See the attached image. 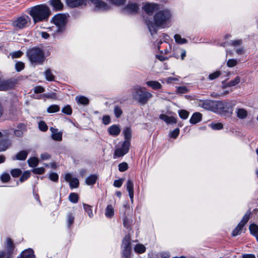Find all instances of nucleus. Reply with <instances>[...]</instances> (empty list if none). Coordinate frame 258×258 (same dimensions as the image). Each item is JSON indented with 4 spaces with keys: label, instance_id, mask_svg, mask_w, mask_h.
<instances>
[{
    "label": "nucleus",
    "instance_id": "obj_22",
    "mask_svg": "<svg viewBox=\"0 0 258 258\" xmlns=\"http://www.w3.org/2000/svg\"><path fill=\"white\" fill-rule=\"evenodd\" d=\"M120 128L119 125H112L108 128L109 134L112 136H117L120 133Z\"/></svg>",
    "mask_w": 258,
    "mask_h": 258
},
{
    "label": "nucleus",
    "instance_id": "obj_25",
    "mask_svg": "<svg viewBox=\"0 0 258 258\" xmlns=\"http://www.w3.org/2000/svg\"><path fill=\"white\" fill-rule=\"evenodd\" d=\"M11 144V142L9 140H0V152L7 150Z\"/></svg>",
    "mask_w": 258,
    "mask_h": 258
},
{
    "label": "nucleus",
    "instance_id": "obj_49",
    "mask_svg": "<svg viewBox=\"0 0 258 258\" xmlns=\"http://www.w3.org/2000/svg\"><path fill=\"white\" fill-rule=\"evenodd\" d=\"M238 62L235 59H229L227 62V66L229 68H232L236 66Z\"/></svg>",
    "mask_w": 258,
    "mask_h": 258
},
{
    "label": "nucleus",
    "instance_id": "obj_31",
    "mask_svg": "<svg viewBox=\"0 0 258 258\" xmlns=\"http://www.w3.org/2000/svg\"><path fill=\"white\" fill-rule=\"evenodd\" d=\"M123 134L124 135V137L125 140H127L130 141L132 138V129L130 127L126 126L124 127L123 130Z\"/></svg>",
    "mask_w": 258,
    "mask_h": 258
},
{
    "label": "nucleus",
    "instance_id": "obj_40",
    "mask_svg": "<svg viewBox=\"0 0 258 258\" xmlns=\"http://www.w3.org/2000/svg\"><path fill=\"white\" fill-rule=\"evenodd\" d=\"M209 126L214 130H220L223 128V125L220 122L214 123L212 122L210 124Z\"/></svg>",
    "mask_w": 258,
    "mask_h": 258
},
{
    "label": "nucleus",
    "instance_id": "obj_29",
    "mask_svg": "<svg viewBox=\"0 0 258 258\" xmlns=\"http://www.w3.org/2000/svg\"><path fill=\"white\" fill-rule=\"evenodd\" d=\"M148 86L152 88L154 90H158L161 88V84L156 81H150L146 82Z\"/></svg>",
    "mask_w": 258,
    "mask_h": 258
},
{
    "label": "nucleus",
    "instance_id": "obj_19",
    "mask_svg": "<svg viewBox=\"0 0 258 258\" xmlns=\"http://www.w3.org/2000/svg\"><path fill=\"white\" fill-rule=\"evenodd\" d=\"M68 5L70 7H77L86 5V0H66Z\"/></svg>",
    "mask_w": 258,
    "mask_h": 258
},
{
    "label": "nucleus",
    "instance_id": "obj_54",
    "mask_svg": "<svg viewBox=\"0 0 258 258\" xmlns=\"http://www.w3.org/2000/svg\"><path fill=\"white\" fill-rule=\"evenodd\" d=\"M24 63L22 62H18L15 64V68L18 72H20L24 68Z\"/></svg>",
    "mask_w": 258,
    "mask_h": 258
},
{
    "label": "nucleus",
    "instance_id": "obj_51",
    "mask_svg": "<svg viewBox=\"0 0 258 258\" xmlns=\"http://www.w3.org/2000/svg\"><path fill=\"white\" fill-rule=\"evenodd\" d=\"M62 112L67 115H71L72 113V110L71 106L69 105L64 106L62 109Z\"/></svg>",
    "mask_w": 258,
    "mask_h": 258
},
{
    "label": "nucleus",
    "instance_id": "obj_58",
    "mask_svg": "<svg viewBox=\"0 0 258 258\" xmlns=\"http://www.w3.org/2000/svg\"><path fill=\"white\" fill-rule=\"evenodd\" d=\"M10 178V176L8 173H3L1 177V179L2 181L4 182H6L9 180Z\"/></svg>",
    "mask_w": 258,
    "mask_h": 258
},
{
    "label": "nucleus",
    "instance_id": "obj_38",
    "mask_svg": "<svg viewBox=\"0 0 258 258\" xmlns=\"http://www.w3.org/2000/svg\"><path fill=\"white\" fill-rule=\"evenodd\" d=\"M83 208L85 212L88 214L89 217L92 218L93 216V214L92 210V207L91 206L83 204Z\"/></svg>",
    "mask_w": 258,
    "mask_h": 258
},
{
    "label": "nucleus",
    "instance_id": "obj_59",
    "mask_svg": "<svg viewBox=\"0 0 258 258\" xmlns=\"http://www.w3.org/2000/svg\"><path fill=\"white\" fill-rule=\"evenodd\" d=\"M188 89L185 86H180L177 88V92L179 93L184 94L187 92Z\"/></svg>",
    "mask_w": 258,
    "mask_h": 258
},
{
    "label": "nucleus",
    "instance_id": "obj_47",
    "mask_svg": "<svg viewBox=\"0 0 258 258\" xmlns=\"http://www.w3.org/2000/svg\"><path fill=\"white\" fill-rule=\"evenodd\" d=\"M74 216L71 214L69 213L67 215V223L69 227H70L71 225H72L74 221Z\"/></svg>",
    "mask_w": 258,
    "mask_h": 258
},
{
    "label": "nucleus",
    "instance_id": "obj_43",
    "mask_svg": "<svg viewBox=\"0 0 258 258\" xmlns=\"http://www.w3.org/2000/svg\"><path fill=\"white\" fill-rule=\"evenodd\" d=\"M60 108L57 105H52L48 107L47 111L49 113H55L59 111Z\"/></svg>",
    "mask_w": 258,
    "mask_h": 258
},
{
    "label": "nucleus",
    "instance_id": "obj_20",
    "mask_svg": "<svg viewBox=\"0 0 258 258\" xmlns=\"http://www.w3.org/2000/svg\"><path fill=\"white\" fill-rule=\"evenodd\" d=\"M126 189L128 192L130 198L132 202L133 201L134 198V182L133 181L128 179L126 182Z\"/></svg>",
    "mask_w": 258,
    "mask_h": 258
},
{
    "label": "nucleus",
    "instance_id": "obj_26",
    "mask_svg": "<svg viewBox=\"0 0 258 258\" xmlns=\"http://www.w3.org/2000/svg\"><path fill=\"white\" fill-rule=\"evenodd\" d=\"M28 155V152L26 151H21L19 152L15 156L12 158L13 160H25Z\"/></svg>",
    "mask_w": 258,
    "mask_h": 258
},
{
    "label": "nucleus",
    "instance_id": "obj_44",
    "mask_svg": "<svg viewBox=\"0 0 258 258\" xmlns=\"http://www.w3.org/2000/svg\"><path fill=\"white\" fill-rule=\"evenodd\" d=\"M175 41L179 44H184L187 42V40L185 38H181L179 34H175L174 35Z\"/></svg>",
    "mask_w": 258,
    "mask_h": 258
},
{
    "label": "nucleus",
    "instance_id": "obj_33",
    "mask_svg": "<svg viewBox=\"0 0 258 258\" xmlns=\"http://www.w3.org/2000/svg\"><path fill=\"white\" fill-rule=\"evenodd\" d=\"M76 102L80 104L87 105L89 104V99L83 96H78L75 98Z\"/></svg>",
    "mask_w": 258,
    "mask_h": 258
},
{
    "label": "nucleus",
    "instance_id": "obj_4",
    "mask_svg": "<svg viewBox=\"0 0 258 258\" xmlns=\"http://www.w3.org/2000/svg\"><path fill=\"white\" fill-rule=\"evenodd\" d=\"M28 57L32 63L42 64L45 57L43 51L39 48H33L27 52Z\"/></svg>",
    "mask_w": 258,
    "mask_h": 258
},
{
    "label": "nucleus",
    "instance_id": "obj_62",
    "mask_svg": "<svg viewBox=\"0 0 258 258\" xmlns=\"http://www.w3.org/2000/svg\"><path fill=\"white\" fill-rule=\"evenodd\" d=\"M49 178L53 181H57L58 179V175L55 173H51L49 175Z\"/></svg>",
    "mask_w": 258,
    "mask_h": 258
},
{
    "label": "nucleus",
    "instance_id": "obj_42",
    "mask_svg": "<svg viewBox=\"0 0 258 258\" xmlns=\"http://www.w3.org/2000/svg\"><path fill=\"white\" fill-rule=\"evenodd\" d=\"M240 80H241V79H240V77L237 76L233 80H232L230 81H229L227 85L229 87L234 86L237 85L238 84H239L240 82Z\"/></svg>",
    "mask_w": 258,
    "mask_h": 258
},
{
    "label": "nucleus",
    "instance_id": "obj_57",
    "mask_svg": "<svg viewBox=\"0 0 258 258\" xmlns=\"http://www.w3.org/2000/svg\"><path fill=\"white\" fill-rule=\"evenodd\" d=\"M112 4L117 5V6H121L123 5L126 2V0H108Z\"/></svg>",
    "mask_w": 258,
    "mask_h": 258
},
{
    "label": "nucleus",
    "instance_id": "obj_36",
    "mask_svg": "<svg viewBox=\"0 0 258 258\" xmlns=\"http://www.w3.org/2000/svg\"><path fill=\"white\" fill-rule=\"evenodd\" d=\"M44 75L45 79L49 81H52L54 80V76L52 74L50 69H47L44 72Z\"/></svg>",
    "mask_w": 258,
    "mask_h": 258
},
{
    "label": "nucleus",
    "instance_id": "obj_6",
    "mask_svg": "<svg viewBox=\"0 0 258 258\" xmlns=\"http://www.w3.org/2000/svg\"><path fill=\"white\" fill-rule=\"evenodd\" d=\"M131 239L129 236H125L123 239L121 245V258H130L131 253Z\"/></svg>",
    "mask_w": 258,
    "mask_h": 258
},
{
    "label": "nucleus",
    "instance_id": "obj_37",
    "mask_svg": "<svg viewBox=\"0 0 258 258\" xmlns=\"http://www.w3.org/2000/svg\"><path fill=\"white\" fill-rule=\"evenodd\" d=\"M134 250L136 253H142L145 251L146 247L143 244H138L135 246L134 248Z\"/></svg>",
    "mask_w": 258,
    "mask_h": 258
},
{
    "label": "nucleus",
    "instance_id": "obj_53",
    "mask_svg": "<svg viewBox=\"0 0 258 258\" xmlns=\"http://www.w3.org/2000/svg\"><path fill=\"white\" fill-rule=\"evenodd\" d=\"M39 129L43 132H45L47 130L48 127L46 124L43 121H41L38 124Z\"/></svg>",
    "mask_w": 258,
    "mask_h": 258
},
{
    "label": "nucleus",
    "instance_id": "obj_32",
    "mask_svg": "<svg viewBox=\"0 0 258 258\" xmlns=\"http://www.w3.org/2000/svg\"><path fill=\"white\" fill-rule=\"evenodd\" d=\"M249 229L250 233L255 236L256 240H258V225L255 224H251L250 225Z\"/></svg>",
    "mask_w": 258,
    "mask_h": 258
},
{
    "label": "nucleus",
    "instance_id": "obj_21",
    "mask_svg": "<svg viewBox=\"0 0 258 258\" xmlns=\"http://www.w3.org/2000/svg\"><path fill=\"white\" fill-rule=\"evenodd\" d=\"M235 113L236 114V116L241 119H244L246 118L248 115L247 111L243 108H236Z\"/></svg>",
    "mask_w": 258,
    "mask_h": 258
},
{
    "label": "nucleus",
    "instance_id": "obj_35",
    "mask_svg": "<svg viewBox=\"0 0 258 258\" xmlns=\"http://www.w3.org/2000/svg\"><path fill=\"white\" fill-rule=\"evenodd\" d=\"M50 4L54 9L58 10H61L63 7V4L60 0H51Z\"/></svg>",
    "mask_w": 258,
    "mask_h": 258
},
{
    "label": "nucleus",
    "instance_id": "obj_56",
    "mask_svg": "<svg viewBox=\"0 0 258 258\" xmlns=\"http://www.w3.org/2000/svg\"><path fill=\"white\" fill-rule=\"evenodd\" d=\"M124 181L123 178H120L118 180H115L114 181L113 185L116 187H120Z\"/></svg>",
    "mask_w": 258,
    "mask_h": 258
},
{
    "label": "nucleus",
    "instance_id": "obj_10",
    "mask_svg": "<svg viewBox=\"0 0 258 258\" xmlns=\"http://www.w3.org/2000/svg\"><path fill=\"white\" fill-rule=\"evenodd\" d=\"M234 104L230 101H216V111L228 112L230 109L234 106Z\"/></svg>",
    "mask_w": 258,
    "mask_h": 258
},
{
    "label": "nucleus",
    "instance_id": "obj_46",
    "mask_svg": "<svg viewBox=\"0 0 258 258\" xmlns=\"http://www.w3.org/2000/svg\"><path fill=\"white\" fill-rule=\"evenodd\" d=\"M178 113L180 117L183 119L187 118L189 116V112L183 109L179 110Z\"/></svg>",
    "mask_w": 258,
    "mask_h": 258
},
{
    "label": "nucleus",
    "instance_id": "obj_28",
    "mask_svg": "<svg viewBox=\"0 0 258 258\" xmlns=\"http://www.w3.org/2000/svg\"><path fill=\"white\" fill-rule=\"evenodd\" d=\"M242 43V41L241 39H236L234 40H231L229 42H224L221 44V46L223 47L226 46L227 45H231L234 47L239 46L241 45Z\"/></svg>",
    "mask_w": 258,
    "mask_h": 258
},
{
    "label": "nucleus",
    "instance_id": "obj_64",
    "mask_svg": "<svg viewBox=\"0 0 258 258\" xmlns=\"http://www.w3.org/2000/svg\"><path fill=\"white\" fill-rule=\"evenodd\" d=\"M23 52L21 51H17L12 53V57L13 58H19L22 56Z\"/></svg>",
    "mask_w": 258,
    "mask_h": 258
},
{
    "label": "nucleus",
    "instance_id": "obj_39",
    "mask_svg": "<svg viewBox=\"0 0 258 258\" xmlns=\"http://www.w3.org/2000/svg\"><path fill=\"white\" fill-rule=\"evenodd\" d=\"M39 160L36 157H32L28 160V163L30 167H34L36 166L38 163Z\"/></svg>",
    "mask_w": 258,
    "mask_h": 258
},
{
    "label": "nucleus",
    "instance_id": "obj_63",
    "mask_svg": "<svg viewBox=\"0 0 258 258\" xmlns=\"http://www.w3.org/2000/svg\"><path fill=\"white\" fill-rule=\"evenodd\" d=\"M102 121L103 123L105 124H108L110 122V118L109 116L108 115H105L102 118Z\"/></svg>",
    "mask_w": 258,
    "mask_h": 258
},
{
    "label": "nucleus",
    "instance_id": "obj_1",
    "mask_svg": "<svg viewBox=\"0 0 258 258\" xmlns=\"http://www.w3.org/2000/svg\"><path fill=\"white\" fill-rule=\"evenodd\" d=\"M172 17V14L168 10L160 11L154 16V22L147 21L149 31L152 35L156 32L157 27L165 28L169 27Z\"/></svg>",
    "mask_w": 258,
    "mask_h": 258
},
{
    "label": "nucleus",
    "instance_id": "obj_48",
    "mask_svg": "<svg viewBox=\"0 0 258 258\" xmlns=\"http://www.w3.org/2000/svg\"><path fill=\"white\" fill-rule=\"evenodd\" d=\"M12 176L14 177H19L22 173V171L20 169H14L11 171Z\"/></svg>",
    "mask_w": 258,
    "mask_h": 258
},
{
    "label": "nucleus",
    "instance_id": "obj_16",
    "mask_svg": "<svg viewBox=\"0 0 258 258\" xmlns=\"http://www.w3.org/2000/svg\"><path fill=\"white\" fill-rule=\"evenodd\" d=\"M139 6L136 3L129 2L127 5L123 9L125 13L128 14H135L138 12Z\"/></svg>",
    "mask_w": 258,
    "mask_h": 258
},
{
    "label": "nucleus",
    "instance_id": "obj_2",
    "mask_svg": "<svg viewBox=\"0 0 258 258\" xmlns=\"http://www.w3.org/2000/svg\"><path fill=\"white\" fill-rule=\"evenodd\" d=\"M29 14L36 23L47 20L50 14V12L46 5H39L31 8Z\"/></svg>",
    "mask_w": 258,
    "mask_h": 258
},
{
    "label": "nucleus",
    "instance_id": "obj_9",
    "mask_svg": "<svg viewBox=\"0 0 258 258\" xmlns=\"http://www.w3.org/2000/svg\"><path fill=\"white\" fill-rule=\"evenodd\" d=\"M131 142L127 140H124L120 148H118L115 150L114 156L120 157L126 154L129 151Z\"/></svg>",
    "mask_w": 258,
    "mask_h": 258
},
{
    "label": "nucleus",
    "instance_id": "obj_55",
    "mask_svg": "<svg viewBox=\"0 0 258 258\" xmlns=\"http://www.w3.org/2000/svg\"><path fill=\"white\" fill-rule=\"evenodd\" d=\"M30 173L28 171L24 172L20 178V181L23 182L26 180L30 176Z\"/></svg>",
    "mask_w": 258,
    "mask_h": 258
},
{
    "label": "nucleus",
    "instance_id": "obj_52",
    "mask_svg": "<svg viewBox=\"0 0 258 258\" xmlns=\"http://www.w3.org/2000/svg\"><path fill=\"white\" fill-rule=\"evenodd\" d=\"M221 72L220 71H216L209 75V79L210 80H213L220 76Z\"/></svg>",
    "mask_w": 258,
    "mask_h": 258
},
{
    "label": "nucleus",
    "instance_id": "obj_8",
    "mask_svg": "<svg viewBox=\"0 0 258 258\" xmlns=\"http://www.w3.org/2000/svg\"><path fill=\"white\" fill-rule=\"evenodd\" d=\"M52 21L57 27V31H60L66 24L67 17L64 15L58 14L53 17Z\"/></svg>",
    "mask_w": 258,
    "mask_h": 258
},
{
    "label": "nucleus",
    "instance_id": "obj_23",
    "mask_svg": "<svg viewBox=\"0 0 258 258\" xmlns=\"http://www.w3.org/2000/svg\"><path fill=\"white\" fill-rule=\"evenodd\" d=\"M160 118L168 124L175 123L177 121L176 118L173 116H168L165 114H161Z\"/></svg>",
    "mask_w": 258,
    "mask_h": 258
},
{
    "label": "nucleus",
    "instance_id": "obj_61",
    "mask_svg": "<svg viewBox=\"0 0 258 258\" xmlns=\"http://www.w3.org/2000/svg\"><path fill=\"white\" fill-rule=\"evenodd\" d=\"M45 169L43 167H38L33 170V173L35 174H41L44 172Z\"/></svg>",
    "mask_w": 258,
    "mask_h": 258
},
{
    "label": "nucleus",
    "instance_id": "obj_13",
    "mask_svg": "<svg viewBox=\"0 0 258 258\" xmlns=\"http://www.w3.org/2000/svg\"><path fill=\"white\" fill-rule=\"evenodd\" d=\"M6 251H4L5 254V258H10L12 254L13 253L15 245L11 239L8 238L6 243Z\"/></svg>",
    "mask_w": 258,
    "mask_h": 258
},
{
    "label": "nucleus",
    "instance_id": "obj_15",
    "mask_svg": "<svg viewBox=\"0 0 258 258\" xmlns=\"http://www.w3.org/2000/svg\"><path fill=\"white\" fill-rule=\"evenodd\" d=\"M143 9L148 15H151L159 9V6L156 4L147 3L145 5Z\"/></svg>",
    "mask_w": 258,
    "mask_h": 258
},
{
    "label": "nucleus",
    "instance_id": "obj_41",
    "mask_svg": "<svg viewBox=\"0 0 258 258\" xmlns=\"http://www.w3.org/2000/svg\"><path fill=\"white\" fill-rule=\"evenodd\" d=\"M69 199L71 202L73 203H76L78 201L79 196L77 194L72 192L70 194Z\"/></svg>",
    "mask_w": 258,
    "mask_h": 258
},
{
    "label": "nucleus",
    "instance_id": "obj_18",
    "mask_svg": "<svg viewBox=\"0 0 258 258\" xmlns=\"http://www.w3.org/2000/svg\"><path fill=\"white\" fill-rule=\"evenodd\" d=\"M50 130L51 132V138L53 140L57 141H60L62 140V132H58V129L52 127H50Z\"/></svg>",
    "mask_w": 258,
    "mask_h": 258
},
{
    "label": "nucleus",
    "instance_id": "obj_12",
    "mask_svg": "<svg viewBox=\"0 0 258 258\" xmlns=\"http://www.w3.org/2000/svg\"><path fill=\"white\" fill-rule=\"evenodd\" d=\"M199 104L205 109L216 112V101L210 100H201Z\"/></svg>",
    "mask_w": 258,
    "mask_h": 258
},
{
    "label": "nucleus",
    "instance_id": "obj_27",
    "mask_svg": "<svg viewBox=\"0 0 258 258\" xmlns=\"http://www.w3.org/2000/svg\"><path fill=\"white\" fill-rule=\"evenodd\" d=\"M22 258H35L33 250L31 248H28L23 251L21 253Z\"/></svg>",
    "mask_w": 258,
    "mask_h": 258
},
{
    "label": "nucleus",
    "instance_id": "obj_5",
    "mask_svg": "<svg viewBox=\"0 0 258 258\" xmlns=\"http://www.w3.org/2000/svg\"><path fill=\"white\" fill-rule=\"evenodd\" d=\"M31 20L29 16L23 15L17 18L13 22V26L16 29H22L30 24Z\"/></svg>",
    "mask_w": 258,
    "mask_h": 258
},
{
    "label": "nucleus",
    "instance_id": "obj_50",
    "mask_svg": "<svg viewBox=\"0 0 258 258\" xmlns=\"http://www.w3.org/2000/svg\"><path fill=\"white\" fill-rule=\"evenodd\" d=\"M128 168V165L126 162H122L118 165V170L120 172H124Z\"/></svg>",
    "mask_w": 258,
    "mask_h": 258
},
{
    "label": "nucleus",
    "instance_id": "obj_34",
    "mask_svg": "<svg viewBox=\"0 0 258 258\" xmlns=\"http://www.w3.org/2000/svg\"><path fill=\"white\" fill-rule=\"evenodd\" d=\"M105 215L106 217L110 218L114 215V209L112 205H109L107 206Z\"/></svg>",
    "mask_w": 258,
    "mask_h": 258
},
{
    "label": "nucleus",
    "instance_id": "obj_3",
    "mask_svg": "<svg viewBox=\"0 0 258 258\" xmlns=\"http://www.w3.org/2000/svg\"><path fill=\"white\" fill-rule=\"evenodd\" d=\"M132 90L134 97L142 104L147 103L148 100L153 97V95L147 91L144 87L137 86L134 87Z\"/></svg>",
    "mask_w": 258,
    "mask_h": 258
},
{
    "label": "nucleus",
    "instance_id": "obj_14",
    "mask_svg": "<svg viewBox=\"0 0 258 258\" xmlns=\"http://www.w3.org/2000/svg\"><path fill=\"white\" fill-rule=\"evenodd\" d=\"M66 181L69 182L70 186L71 188H77L79 184V180L77 178H72L70 173H66L64 175Z\"/></svg>",
    "mask_w": 258,
    "mask_h": 258
},
{
    "label": "nucleus",
    "instance_id": "obj_24",
    "mask_svg": "<svg viewBox=\"0 0 258 258\" xmlns=\"http://www.w3.org/2000/svg\"><path fill=\"white\" fill-rule=\"evenodd\" d=\"M201 119L202 114L199 112H195L192 115L189 121L190 123L195 124L200 122Z\"/></svg>",
    "mask_w": 258,
    "mask_h": 258
},
{
    "label": "nucleus",
    "instance_id": "obj_30",
    "mask_svg": "<svg viewBox=\"0 0 258 258\" xmlns=\"http://www.w3.org/2000/svg\"><path fill=\"white\" fill-rule=\"evenodd\" d=\"M97 179L98 175L97 174H91L86 179V183L89 185H93Z\"/></svg>",
    "mask_w": 258,
    "mask_h": 258
},
{
    "label": "nucleus",
    "instance_id": "obj_45",
    "mask_svg": "<svg viewBox=\"0 0 258 258\" xmlns=\"http://www.w3.org/2000/svg\"><path fill=\"white\" fill-rule=\"evenodd\" d=\"M113 111H114L115 116L117 118L120 117L122 114V109H121V107L118 106H115Z\"/></svg>",
    "mask_w": 258,
    "mask_h": 258
},
{
    "label": "nucleus",
    "instance_id": "obj_60",
    "mask_svg": "<svg viewBox=\"0 0 258 258\" xmlns=\"http://www.w3.org/2000/svg\"><path fill=\"white\" fill-rule=\"evenodd\" d=\"M179 133V130L178 128H175L170 134V136L171 138L175 139L178 136Z\"/></svg>",
    "mask_w": 258,
    "mask_h": 258
},
{
    "label": "nucleus",
    "instance_id": "obj_11",
    "mask_svg": "<svg viewBox=\"0 0 258 258\" xmlns=\"http://www.w3.org/2000/svg\"><path fill=\"white\" fill-rule=\"evenodd\" d=\"M17 84L15 80H2L0 78V91H7L14 89Z\"/></svg>",
    "mask_w": 258,
    "mask_h": 258
},
{
    "label": "nucleus",
    "instance_id": "obj_7",
    "mask_svg": "<svg viewBox=\"0 0 258 258\" xmlns=\"http://www.w3.org/2000/svg\"><path fill=\"white\" fill-rule=\"evenodd\" d=\"M250 214L251 212L250 211H247L244 215L242 220L240 221L237 227L233 231L232 233L233 236H236L240 234L242 229L249 220Z\"/></svg>",
    "mask_w": 258,
    "mask_h": 258
},
{
    "label": "nucleus",
    "instance_id": "obj_17",
    "mask_svg": "<svg viewBox=\"0 0 258 258\" xmlns=\"http://www.w3.org/2000/svg\"><path fill=\"white\" fill-rule=\"evenodd\" d=\"M26 131V125L24 123H20L18 125L17 128L14 131V133L15 136L22 137Z\"/></svg>",
    "mask_w": 258,
    "mask_h": 258
}]
</instances>
